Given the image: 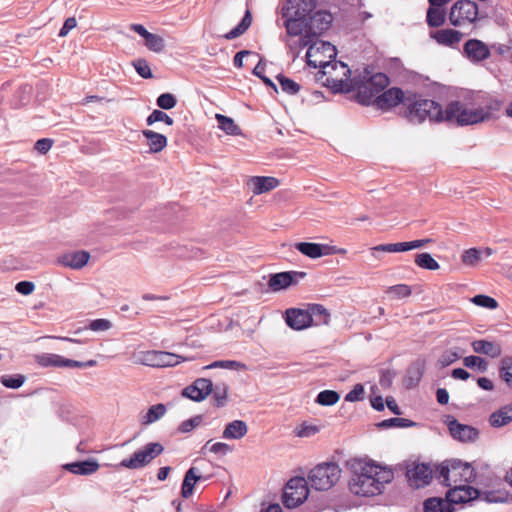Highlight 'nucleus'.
<instances>
[{"instance_id": "23", "label": "nucleus", "mask_w": 512, "mask_h": 512, "mask_svg": "<svg viewBox=\"0 0 512 512\" xmlns=\"http://www.w3.org/2000/svg\"><path fill=\"white\" fill-rule=\"evenodd\" d=\"M430 36L440 45L453 46L460 42L463 34L454 29H442L431 32Z\"/></svg>"}, {"instance_id": "29", "label": "nucleus", "mask_w": 512, "mask_h": 512, "mask_svg": "<svg viewBox=\"0 0 512 512\" xmlns=\"http://www.w3.org/2000/svg\"><path fill=\"white\" fill-rule=\"evenodd\" d=\"M198 472L196 467H191L186 471L181 487V495L183 498H189L193 494L196 482L201 481V475L198 474Z\"/></svg>"}, {"instance_id": "30", "label": "nucleus", "mask_w": 512, "mask_h": 512, "mask_svg": "<svg viewBox=\"0 0 512 512\" xmlns=\"http://www.w3.org/2000/svg\"><path fill=\"white\" fill-rule=\"evenodd\" d=\"M423 376V365L420 363H414L408 367L406 374L403 379L405 388L412 389L416 387Z\"/></svg>"}, {"instance_id": "19", "label": "nucleus", "mask_w": 512, "mask_h": 512, "mask_svg": "<svg viewBox=\"0 0 512 512\" xmlns=\"http://www.w3.org/2000/svg\"><path fill=\"white\" fill-rule=\"evenodd\" d=\"M332 22V15L325 11H317L309 17L308 25L311 38L317 37L323 31L329 29Z\"/></svg>"}, {"instance_id": "59", "label": "nucleus", "mask_w": 512, "mask_h": 512, "mask_svg": "<svg viewBox=\"0 0 512 512\" xmlns=\"http://www.w3.org/2000/svg\"><path fill=\"white\" fill-rule=\"evenodd\" d=\"M97 365L96 360H88L85 362L64 358L63 367L68 368H87Z\"/></svg>"}, {"instance_id": "3", "label": "nucleus", "mask_w": 512, "mask_h": 512, "mask_svg": "<svg viewBox=\"0 0 512 512\" xmlns=\"http://www.w3.org/2000/svg\"><path fill=\"white\" fill-rule=\"evenodd\" d=\"M394 478L392 470L374 463L357 462L349 481L350 491L358 496L369 497L381 494L384 485Z\"/></svg>"}, {"instance_id": "25", "label": "nucleus", "mask_w": 512, "mask_h": 512, "mask_svg": "<svg viewBox=\"0 0 512 512\" xmlns=\"http://www.w3.org/2000/svg\"><path fill=\"white\" fill-rule=\"evenodd\" d=\"M295 248L303 255L312 259L320 258L328 254V246L319 243L299 242L295 244Z\"/></svg>"}, {"instance_id": "27", "label": "nucleus", "mask_w": 512, "mask_h": 512, "mask_svg": "<svg viewBox=\"0 0 512 512\" xmlns=\"http://www.w3.org/2000/svg\"><path fill=\"white\" fill-rule=\"evenodd\" d=\"M142 135L148 140L150 153H159L167 146V137L163 134L145 129Z\"/></svg>"}, {"instance_id": "43", "label": "nucleus", "mask_w": 512, "mask_h": 512, "mask_svg": "<svg viewBox=\"0 0 512 512\" xmlns=\"http://www.w3.org/2000/svg\"><path fill=\"white\" fill-rule=\"evenodd\" d=\"M463 364L467 368L477 369L482 373L486 372L488 369V362L484 358L479 356H467L463 359Z\"/></svg>"}, {"instance_id": "20", "label": "nucleus", "mask_w": 512, "mask_h": 512, "mask_svg": "<svg viewBox=\"0 0 512 512\" xmlns=\"http://www.w3.org/2000/svg\"><path fill=\"white\" fill-rule=\"evenodd\" d=\"M90 255L86 251H76L60 255L57 262L72 269H81L89 261Z\"/></svg>"}, {"instance_id": "26", "label": "nucleus", "mask_w": 512, "mask_h": 512, "mask_svg": "<svg viewBox=\"0 0 512 512\" xmlns=\"http://www.w3.org/2000/svg\"><path fill=\"white\" fill-rule=\"evenodd\" d=\"M248 431V426L243 420H234L229 422L222 433L224 439H235L239 440L243 438Z\"/></svg>"}, {"instance_id": "52", "label": "nucleus", "mask_w": 512, "mask_h": 512, "mask_svg": "<svg viewBox=\"0 0 512 512\" xmlns=\"http://www.w3.org/2000/svg\"><path fill=\"white\" fill-rule=\"evenodd\" d=\"M387 293L392 295L394 298L402 299L409 297L412 293L410 286L406 284H397L390 286Z\"/></svg>"}, {"instance_id": "61", "label": "nucleus", "mask_w": 512, "mask_h": 512, "mask_svg": "<svg viewBox=\"0 0 512 512\" xmlns=\"http://www.w3.org/2000/svg\"><path fill=\"white\" fill-rule=\"evenodd\" d=\"M34 289L35 285L31 281H20L15 286V290L22 295H29Z\"/></svg>"}, {"instance_id": "40", "label": "nucleus", "mask_w": 512, "mask_h": 512, "mask_svg": "<svg viewBox=\"0 0 512 512\" xmlns=\"http://www.w3.org/2000/svg\"><path fill=\"white\" fill-rule=\"evenodd\" d=\"M416 425L417 424L412 420L395 417V418H389V419H385V420L381 421L380 423L377 424V427L380 429H388V428H393V427L409 428V427H414Z\"/></svg>"}, {"instance_id": "33", "label": "nucleus", "mask_w": 512, "mask_h": 512, "mask_svg": "<svg viewBox=\"0 0 512 512\" xmlns=\"http://www.w3.org/2000/svg\"><path fill=\"white\" fill-rule=\"evenodd\" d=\"M251 24H252V14H251L250 10L247 9L245 11V14H244L243 18L241 19V21L237 24V26H235L233 29H231L229 32H227L224 35V38L227 40H232V39H235V38L241 36L248 30V28L251 26Z\"/></svg>"}, {"instance_id": "54", "label": "nucleus", "mask_w": 512, "mask_h": 512, "mask_svg": "<svg viewBox=\"0 0 512 512\" xmlns=\"http://www.w3.org/2000/svg\"><path fill=\"white\" fill-rule=\"evenodd\" d=\"M264 71H265V63L263 62L262 59H260L258 64L253 69V74L255 76L259 77L263 81L264 84H266L267 86H269V87L273 88L275 91H277L276 85L270 78L265 76Z\"/></svg>"}, {"instance_id": "12", "label": "nucleus", "mask_w": 512, "mask_h": 512, "mask_svg": "<svg viewBox=\"0 0 512 512\" xmlns=\"http://www.w3.org/2000/svg\"><path fill=\"white\" fill-rule=\"evenodd\" d=\"M408 93H411V91L404 92L398 87H391L387 90H383L381 94L376 97L375 105L381 110H388L399 104H402L404 107Z\"/></svg>"}, {"instance_id": "11", "label": "nucleus", "mask_w": 512, "mask_h": 512, "mask_svg": "<svg viewBox=\"0 0 512 512\" xmlns=\"http://www.w3.org/2000/svg\"><path fill=\"white\" fill-rule=\"evenodd\" d=\"M140 363L151 367H172L182 361H188L190 358H185L180 355L166 352L149 350L140 354Z\"/></svg>"}, {"instance_id": "39", "label": "nucleus", "mask_w": 512, "mask_h": 512, "mask_svg": "<svg viewBox=\"0 0 512 512\" xmlns=\"http://www.w3.org/2000/svg\"><path fill=\"white\" fill-rule=\"evenodd\" d=\"M216 119L218 122V126L221 130H223L228 135H240L241 129L238 125L235 124L234 120L230 117L216 114Z\"/></svg>"}, {"instance_id": "49", "label": "nucleus", "mask_w": 512, "mask_h": 512, "mask_svg": "<svg viewBox=\"0 0 512 512\" xmlns=\"http://www.w3.org/2000/svg\"><path fill=\"white\" fill-rule=\"evenodd\" d=\"M156 104L162 110H170L176 106L177 99L171 93H162L156 99Z\"/></svg>"}, {"instance_id": "55", "label": "nucleus", "mask_w": 512, "mask_h": 512, "mask_svg": "<svg viewBox=\"0 0 512 512\" xmlns=\"http://www.w3.org/2000/svg\"><path fill=\"white\" fill-rule=\"evenodd\" d=\"M486 500L490 503H504L509 501V493L507 491H488L485 495Z\"/></svg>"}, {"instance_id": "1", "label": "nucleus", "mask_w": 512, "mask_h": 512, "mask_svg": "<svg viewBox=\"0 0 512 512\" xmlns=\"http://www.w3.org/2000/svg\"><path fill=\"white\" fill-rule=\"evenodd\" d=\"M402 115L413 124L429 119L430 122L466 126L485 121L490 117V112L483 108L468 109L460 101H452L442 109L438 102L411 92L408 93Z\"/></svg>"}, {"instance_id": "36", "label": "nucleus", "mask_w": 512, "mask_h": 512, "mask_svg": "<svg viewBox=\"0 0 512 512\" xmlns=\"http://www.w3.org/2000/svg\"><path fill=\"white\" fill-rule=\"evenodd\" d=\"M166 413V406L162 403L152 405L146 414L142 417L141 423L143 425L152 424L161 419Z\"/></svg>"}, {"instance_id": "2", "label": "nucleus", "mask_w": 512, "mask_h": 512, "mask_svg": "<svg viewBox=\"0 0 512 512\" xmlns=\"http://www.w3.org/2000/svg\"><path fill=\"white\" fill-rule=\"evenodd\" d=\"M294 7L295 8H293L288 1L287 4L284 5L281 9L282 18L285 19L284 26L286 28L287 34L290 36H299L305 32V36L301 38V44L302 46H307L310 44L306 53L307 64L310 67L324 70L331 65V62L312 58L317 56V54L320 53V50L329 53L330 58H335L337 55L336 48L330 42L321 41L319 42L320 46H317V43H312L310 32H308L309 25L307 19V16L312 11H306L305 6L302 5L297 6L294 4Z\"/></svg>"}, {"instance_id": "35", "label": "nucleus", "mask_w": 512, "mask_h": 512, "mask_svg": "<svg viewBox=\"0 0 512 512\" xmlns=\"http://www.w3.org/2000/svg\"><path fill=\"white\" fill-rule=\"evenodd\" d=\"M499 377L512 390V356H504L500 360Z\"/></svg>"}, {"instance_id": "58", "label": "nucleus", "mask_w": 512, "mask_h": 512, "mask_svg": "<svg viewBox=\"0 0 512 512\" xmlns=\"http://www.w3.org/2000/svg\"><path fill=\"white\" fill-rule=\"evenodd\" d=\"M240 364L237 361L233 360H218L214 361L211 364L204 366L203 369H214V368H225V369H235L239 367Z\"/></svg>"}, {"instance_id": "47", "label": "nucleus", "mask_w": 512, "mask_h": 512, "mask_svg": "<svg viewBox=\"0 0 512 512\" xmlns=\"http://www.w3.org/2000/svg\"><path fill=\"white\" fill-rule=\"evenodd\" d=\"M145 45L149 50L160 53L165 48V41L160 35L151 33L145 40Z\"/></svg>"}, {"instance_id": "8", "label": "nucleus", "mask_w": 512, "mask_h": 512, "mask_svg": "<svg viewBox=\"0 0 512 512\" xmlns=\"http://www.w3.org/2000/svg\"><path fill=\"white\" fill-rule=\"evenodd\" d=\"M164 451V447L159 442H149L141 449L135 451L129 458L123 459L119 466L126 469H141L150 464L156 457Z\"/></svg>"}, {"instance_id": "4", "label": "nucleus", "mask_w": 512, "mask_h": 512, "mask_svg": "<svg viewBox=\"0 0 512 512\" xmlns=\"http://www.w3.org/2000/svg\"><path fill=\"white\" fill-rule=\"evenodd\" d=\"M435 478L446 487L468 485L476 478L474 467L459 459H450L435 466Z\"/></svg>"}, {"instance_id": "6", "label": "nucleus", "mask_w": 512, "mask_h": 512, "mask_svg": "<svg viewBox=\"0 0 512 512\" xmlns=\"http://www.w3.org/2000/svg\"><path fill=\"white\" fill-rule=\"evenodd\" d=\"M397 470L405 474L409 485L415 489L424 488L435 477V469L429 464L414 460H406L399 463Z\"/></svg>"}, {"instance_id": "38", "label": "nucleus", "mask_w": 512, "mask_h": 512, "mask_svg": "<svg viewBox=\"0 0 512 512\" xmlns=\"http://www.w3.org/2000/svg\"><path fill=\"white\" fill-rule=\"evenodd\" d=\"M229 387L225 383H217L215 386L212 384V396L215 401V406L220 408L226 405L228 398Z\"/></svg>"}, {"instance_id": "45", "label": "nucleus", "mask_w": 512, "mask_h": 512, "mask_svg": "<svg viewBox=\"0 0 512 512\" xmlns=\"http://www.w3.org/2000/svg\"><path fill=\"white\" fill-rule=\"evenodd\" d=\"M156 122H164L165 124L171 126L174 123V120L164 111L155 109L152 113L147 117L146 124L148 126L153 125Z\"/></svg>"}, {"instance_id": "51", "label": "nucleus", "mask_w": 512, "mask_h": 512, "mask_svg": "<svg viewBox=\"0 0 512 512\" xmlns=\"http://www.w3.org/2000/svg\"><path fill=\"white\" fill-rule=\"evenodd\" d=\"M133 66L136 72L144 79H151L153 77L152 71L148 62L143 58H138L133 61Z\"/></svg>"}, {"instance_id": "44", "label": "nucleus", "mask_w": 512, "mask_h": 512, "mask_svg": "<svg viewBox=\"0 0 512 512\" xmlns=\"http://www.w3.org/2000/svg\"><path fill=\"white\" fill-rule=\"evenodd\" d=\"M276 79L278 80L283 92L289 95H295L300 91V85L294 80L282 74L277 75Z\"/></svg>"}, {"instance_id": "42", "label": "nucleus", "mask_w": 512, "mask_h": 512, "mask_svg": "<svg viewBox=\"0 0 512 512\" xmlns=\"http://www.w3.org/2000/svg\"><path fill=\"white\" fill-rule=\"evenodd\" d=\"M340 399L338 392L334 390H323L318 393L316 397V403L322 406H332L336 404Z\"/></svg>"}, {"instance_id": "22", "label": "nucleus", "mask_w": 512, "mask_h": 512, "mask_svg": "<svg viewBox=\"0 0 512 512\" xmlns=\"http://www.w3.org/2000/svg\"><path fill=\"white\" fill-rule=\"evenodd\" d=\"M249 183L252 185L253 193L259 195L275 189L279 185V180L269 176H253Z\"/></svg>"}, {"instance_id": "9", "label": "nucleus", "mask_w": 512, "mask_h": 512, "mask_svg": "<svg viewBox=\"0 0 512 512\" xmlns=\"http://www.w3.org/2000/svg\"><path fill=\"white\" fill-rule=\"evenodd\" d=\"M309 489L304 477L291 478L284 489L283 504L287 508H296L301 505L308 497Z\"/></svg>"}, {"instance_id": "41", "label": "nucleus", "mask_w": 512, "mask_h": 512, "mask_svg": "<svg viewBox=\"0 0 512 512\" xmlns=\"http://www.w3.org/2000/svg\"><path fill=\"white\" fill-rule=\"evenodd\" d=\"M415 263L420 268L426 270L434 271L439 268L438 262L429 253L426 252L417 254L415 257Z\"/></svg>"}, {"instance_id": "48", "label": "nucleus", "mask_w": 512, "mask_h": 512, "mask_svg": "<svg viewBox=\"0 0 512 512\" xmlns=\"http://www.w3.org/2000/svg\"><path fill=\"white\" fill-rule=\"evenodd\" d=\"M460 358V354L453 349L444 351L437 360V365L440 368H445Z\"/></svg>"}, {"instance_id": "16", "label": "nucleus", "mask_w": 512, "mask_h": 512, "mask_svg": "<svg viewBox=\"0 0 512 512\" xmlns=\"http://www.w3.org/2000/svg\"><path fill=\"white\" fill-rule=\"evenodd\" d=\"M286 324L294 330H303L311 326V315L306 309L289 308L285 312Z\"/></svg>"}, {"instance_id": "10", "label": "nucleus", "mask_w": 512, "mask_h": 512, "mask_svg": "<svg viewBox=\"0 0 512 512\" xmlns=\"http://www.w3.org/2000/svg\"><path fill=\"white\" fill-rule=\"evenodd\" d=\"M478 17V6L471 0H459L450 9L449 20L453 26L474 23Z\"/></svg>"}, {"instance_id": "31", "label": "nucleus", "mask_w": 512, "mask_h": 512, "mask_svg": "<svg viewBox=\"0 0 512 512\" xmlns=\"http://www.w3.org/2000/svg\"><path fill=\"white\" fill-rule=\"evenodd\" d=\"M309 314L311 315V325H328L330 321L329 311L321 304H309Z\"/></svg>"}, {"instance_id": "15", "label": "nucleus", "mask_w": 512, "mask_h": 512, "mask_svg": "<svg viewBox=\"0 0 512 512\" xmlns=\"http://www.w3.org/2000/svg\"><path fill=\"white\" fill-rule=\"evenodd\" d=\"M447 425L451 436L461 442H473L478 437L476 428L461 424L453 417H448Z\"/></svg>"}, {"instance_id": "64", "label": "nucleus", "mask_w": 512, "mask_h": 512, "mask_svg": "<svg viewBox=\"0 0 512 512\" xmlns=\"http://www.w3.org/2000/svg\"><path fill=\"white\" fill-rule=\"evenodd\" d=\"M395 377V373L390 370L383 371L379 383L383 388H389L393 382V379Z\"/></svg>"}, {"instance_id": "53", "label": "nucleus", "mask_w": 512, "mask_h": 512, "mask_svg": "<svg viewBox=\"0 0 512 512\" xmlns=\"http://www.w3.org/2000/svg\"><path fill=\"white\" fill-rule=\"evenodd\" d=\"M471 301L477 306L488 308V309H496L498 307V302L494 298H492L488 295H483V294L475 295L471 299Z\"/></svg>"}, {"instance_id": "21", "label": "nucleus", "mask_w": 512, "mask_h": 512, "mask_svg": "<svg viewBox=\"0 0 512 512\" xmlns=\"http://www.w3.org/2000/svg\"><path fill=\"white\" fill-rule=\"evenodd\" d=\"M475 353L484 354L491 358H497L502 354V347L499 343L486 339L475 340L471 343Z\"/></svg>"}, {"instance_id": "24", "label": "nucleus", "mask_w": 512, "mask_h": 512, "mask_svg": "<svg viewBox=\"0 0 512 512\" xmlns=\"http://www.w3.org/2000/svg\"><path fill=\"white\" fill-rule=\"evenodd\" d=\"M64 468L76 475H91L99 469V464L96 460L90 459L68 463Z\"/></svg>"}, {"instance_id": "62", "label": "nucleus", "mask_w": 512, "mask_h": 512, "mask_svg": "<svg viewBox=\"0 0 512 512\" xmlns=\"http://www.w3.org/2000/svg\"><path fill=\"white\" fill-rule=\"evenodd\" d=\"M209 450L214 454L226 455L227 453L232 451V448L227 443L216 442L210 446Z\"/></svg>"}, {"instance_id": "32", "label": "nucleus", "mask_w": 512, "mask_h": 512, "mask_svg": "<svg viewBox=\"0 0 512 512\" xmlns=\"http://www.w3.org/2000/svg\"><path fill=\"white\" fill-rule=\"evenodd\" d=\"M424 512H454L447 499L438 497L428 498L423 503Z\"/></svg>"}, {"instance_id": "46", "label": "nucleus", "mask_w": 512, "mask_h": 512, "mask_svg": "<svg viewBox=\"0 0 512 512\" xmlns=\"http://www.w3.org/2000/svg\"><path fill=\"white\" fill-rule=\"evenodd\" d=\"M25 380H26L25 376H23L21 374H16L13 376L3 375L0 378L1 384L3 386H5L6 388H10V389L20 388L24 384Z\"/></svg>"}, {"instance_id": "56", "label": "nucleus", "mask_w": 512, "mask_h": 512, "mask_svg": "<svg viewBox=\"0 0 512 512\" xmlns=\"http://www.w3.org/2000/svg\"><path fill=\"white\" fill-rule=\"evenodd\" d=\"M462 262L466 265H474L480 260V251L476 248L465 250L461 256Z\"/></svg>"}, {"instance_id": "34", "label": "nucleus", "mask_w": 512, "mask_h": 512, "mask_svg": "<svg viewBox=\"0 0 512 512\" xmlns=\"http://www.w3.org/2000/svg\"><path fill=\"white\" fill-rule=\"evenodd\" d=\"M35 362L41 367H63L64 357L53 353H42L35 356Z\"/></svg>"}, {"instance_id": "63", "label": "nucleus", "mask_w": 512, "mask_h": 512, "mask_svg": "<svg viewBox=\"0 0 512 512\" xmlns=\"http://www.w3.org/2000/svg\"><path fill=\"white\" fill-rule=\"evenodd\" d=\"M52 145L53 140L49 138H42L36 141L34 147L39 153L45 154L51 149Z\"/></svg>"}, {"instance_id": "37", "label": "nucleus", "mask_w": 512, "mask_h": 512, "mask_svg": "<svg viewBox=\"0 0 512 512\" xmlns=\"http://www.w3.org/2000/svg\"><path fill=\"white\" fill-rule=\"evenodd\" d=\"M427 24L430 27H440L445 22V12L441 7L429 6L426 16Z\"/></svg>"}, {"instance_id": "57", "label": "nucleus", "mask_w": 512, "mask_h": 512, "mask_svg": "<svg viewBox=\"0 0 512 512\" xmlns=\"http://www.w3.org/2000/svg\"><path fill=\"white\" fill-rule=\"evenodd\" d=\"M364 387L362 384H356L345 396V401L356 402L363 399Z\"/></svg>"}, {"instance_id": "60", "label": "nucleus", "mask_w": 512, "mask_h": 512, "mask_svg": "<svg viewBox=\"0 0 512 512\" xmlns=\"http://www.w3.org/2000/svg\"><path fill=\"white\" fill-rule=\"evenodd\" d=\"M112 327V323L107 319H95L92 320L89 325L88 329L98 332V331H107Z\"/></svg>"}, {"instance_id": "13", "label": "nucleus", "mask_w": 512, "mask_h": 512, "mask_svg": "<svg viewBox=\"0 0 512 512\" xmlns=\"http://www.w3.org/2000/svg\"><path fill=\"white\" fill-rule=\"evenodd\" d=\"M212 392V381L198 378L182 390V396L195 402H201Z\"/></svg>"}, {"instance_id": "50", "label": "nucleus", "mask_w": 512, "mask_h": 512, "mask_svg": "<svg viewBox=\"0 0 512 512\" xmlns=\"http://www.w3.org/2000/svg\"><path fill=\"white\" fill-rule=\"evenodd\" d=\"M203 422V415H196L188 420L181 422L177 431L179 433H189Z\"/></svg>"}, {"instance_id": "18", "label": "nucleus", "mask_w": 512, "mask_h": 512, "mask_svg": "<svg viewBox=\"0 0 512 512\" xmlns=\"http://www.w3.org/2000/svg\"><path fill=\"white\" fill-rule=\"evenodd\" d=\"M478 495V491L469 485H455L450 487L446 493V499L452 504L466 503Z\"/></svg>"}, {"instance_id": "28", "label": "nucleus", "mask_w": 512, "mask_h": 512, "mask_svg": "<svg viewBox=\"0 0 512 512\" xmlns=\"http://www.w3.org/2000/svg\"><path fill=\"white\" fill-rule=\"evenodd\" d=\"M512 421V404L505 405L490 415L489 422L492 427L499 428Z\"/></svg>"}, {"instance_id": "14", "label": "nucleus", "mask_w": 512, "mask_h": 512, "mask_svg": "<svg viewBox=\"0 0 512 512\" xmlns=\"http://www.w3.org/2000/svg\"><path fill=\"white\" fill-rule=\"evenodd\" d=\"M305 276V272L299 271H286L275 273L270 276L268 285L272 291L277 292L288 288L292 284L298 283V281L300 279H303Z\"/></svg>"}, {"instance_id": "17", "label": "nucleus", "mask_w": 512, "mask_h": 512, "mask_svg": "<svg viewBox=\"0 0 512 512\" xmlns=\"http://www.w3.org/2000/svg\"><path fill=\"white\" fill-rule=\"evenodd\" d=\"M463 54L473 63L481 62L490 56L488 46L478 39H469L463 47Z\"/></svg>"}, {"instance_id": "5", "label": "nucleus", "mask_w": 512, "mask_h": 512, "mask_svg": "<svg viewBox=\"0 0 512 512\" xmlns=\"http://www.w3.org/2000/svg\"><path fill=\"white\" fill-rule=\"evenodd\" d=\"M341 469L334 462L321 463L315 466L308 474L312 488L318 491H327L340 479Z\"/></svg>"}, {"instance_id": "7", "label": "nucleus", "mask_w": 512, "mask_h": 512, "mask_svg": "<svg viewBox=\"0 0 512 512\" xmlns=\"http://www.w3.org/2000/svg\"><path fill=\"white\" fill-rule=\"evenodd\" d=\"M389 85L384 73H375L357 87L356 99L362 105H375V99Z\"/></svg>"}]
</instances>
